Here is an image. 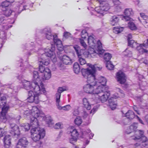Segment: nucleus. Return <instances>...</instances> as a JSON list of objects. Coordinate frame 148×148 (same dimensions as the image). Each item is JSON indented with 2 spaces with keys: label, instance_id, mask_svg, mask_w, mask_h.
I'll return each mask as SVG.
<instances>
[{
  "label": "nucleus",
  "instance_id": "f257e3e1",
  "mask_svg": "<svg viewBox=\"0 0 148 148\" xmlns=\"http://www.w3.org/2000/svg\"><path fill=\"white\" fill-rule=\"evenodd\" d=\"M89 68L86 69H82V73L84 77L87 78L88 84L85 85L84 87V91L87 93H92V99L95 101L96 98L94 99L93 97L95 96L98 97L99 99L101 102L104 103L106 101L110 93L108 91H104L103 88L99 86L94 90V87L96 86V81L95 80V74L96 70H100L101 68L96 67L94 65L88 64Z\"/></svg>",
  "mask_w": 148,
  "mask_h": 148
},
{
  "label": "nucleus",
  "instance_id": "f03ea898",
  "mask_svg": "<svg viewBox=\"0 0 148 148\" xmlns=\"http://www.w3.org/2000/svg\"><path fill=\"white\" fill-rule=\"evenodd\" d=\"M32 80V82H30L24 80L23 85L25 89L31 90L28 92V101L29 103L34 102L38 104L39 102V97L40 95L45 93L46 91L44 85L40 81V77L37 71H34Z\"/></svg>",
  "mask_w": 148,
  "mask_h": 148
},
{
  "label": "nucleus",
  "instance_id": "7ed1b4c3",
  "mask_svg": "<svg viewBox=\"0 0 148 148\" xmlns=\"http://www.w3.org/2000/svg\"><path fill=\"white\" fill-rule=\"evenodd\" d=\"M40 112L36 107L34 106L32 109V114L34 117L31 119V125L32 129L31 130V136L33 140L36 142L40 139L43 138L45 135L44 130L38 127L39 123L37 117L40 116Z\"/></svg>",
  "mask_w": 148,
  "mask_h": 148
},
{
  "label": "nucleus",
  "instance_id": "20e7f679",
  "mask_svg": "<svg viewBox=\"0 0 148 148\" xmlns=\"http://www.w3.org/2000/svg\"><path fill=\"white\" fill-rule=\"evenodd\" d=\"M55 49L54 45H51L50 48H48L45 49V51L43 50H40L39 55L40 56L41 60H39V71L42 73L45 71L46 69L44 66V65L47 66L49 63V60L47 59V57H52L53 58V62H56V58L55 54L54 51Z\"/></svg>",
  "mask_w": 148,
  "mask_h": 148
},
{
  "label": "nucleus",
  "instance_id": "39448f33",
  "mask_svg": "<svg viewBox=\"0 0 148 148\" xmlns=\"http://www.w3.org/2000/svg\"><path fill=\"white\" fill-rule=\"evenodd\" d=\"M42 33L44 37L48 40H53L55 45L60 51L63 49L62 41L58 38L57 35L56 34H52L50 29L45 28L42 30Z\"/></svg>",
  "mask_w": 148,
  "mask_h": 148
},
{
  "label": "nucleus",
  "instance_id": "423d86ee",
  "mask_svg": "<svg viewBox=\"0 0 148 148\" xmlns=\"http://www.w3.org/2000/svg\"><path fill=\"white\" fill-rule=\"evenodd\" d=\"M73 48L79 58V61L81 65H83L86 63L85 60L82 57H84L88 58L92 56V53L86 51L85 49H81L80 47L77 45H74Z\"/></svg>",
  "mask_w": 148,
  "mask_h": 148
},
{
  "label": "nucleus",
  "instance_id": "0eeeda50",
  "mask_svg": "<svg viewBox=\"0 0 148 148\" xmlns=\"http://www.w3.org/2000/svg\"><path fill=\"white\" fill-rule=\"evenodd\" d=\"M99 2L100 5L95 8V10L96 15L97 16L101 17L103 16L106 12L110 9V7L108 3L105 0H97Z\"/></svg>",
  "mask_w": 148,
  "mask_h": 148
},
{
  "label": "nucleus",
  "instance_id": "6e6552de",
  "mask_svg": "<svg viewBox=\"0 0 148 148\" xmlns=\"http://www.w3.org/2000/svg\"><path fill=\"white\" fill-rule=\"evenodd\" d=\"M65 90L66 89H65L62 87H59L58 88L57 92L55 95L56 104L59 110H64L68 111L70 110L71 108V106L69 105L62 107L60 105L59 103L60 101V98L61 93Z\"/></svg>",
  "mask_w": 148,
  "mask_h": 148
},
{
  "label": "nucleus",
  "instance_id": "1a4fd4ad",
  "mask_svg": "<svg viewBox=\"0 0 148 148\" xmlns=\"http://www.w3.org/2000/svg\"><path fill=\"white\" fill-rule=\"evenodd\" d=\"M144 131L143 130H137L135 132V135L131 136V139L134 140H136L142 138V142H146L147 140V137L144 135Z\"/></svg>",
  "mask_w": 148,
  "mask_h": 148
},
{
  "label": "nucleus",
  "instance_id": "9d476101",
  "mask_svg": "<svg viewBox=\"0 0 148 148\" xmlns=\"http://www.w3.org/2000/svg\"><path fill=\"white\" fill-rule=\"evenodd\" d=\"M10 127L11 129L10 132L11 135L17 138L20 134L18 126L14 123H10Z\"/></svg>",
  "mask_w": 148,
  "mask_h": 148
},
{
  "label": "nucleus",
  "instance_id": "9b49d317",
  "mask_svg": "<svg viewBox=\"0 0 148 148\" xmlns=\"http://www.w3.org/2000/svg\"><path fill=\"white\" fill-rule=\"evenodd\" d=\"M9 108V106L4 107L2 108V111L0 114V122L5 123L7 120L6 114Z\"/></svg>",
  "mask_w": 148,
  "mask_h": 148
},
{
  "label": "nucleus",
  "instance_id": "f8f14e48",
  "mask_svg": "<svg viewBox=\"0 0 148 148\" xmlns=\"http://www.w3.org/2000/svg\"><path fill=\"white\" fill-rule=\"evenodd\" d=\"M95 80L96 81V86H100L101 87L103 88V91H108L110 93V92L109 90L106 91L105 90L104 88L103 87L101 86V85H99L100 84L102 86H105L107 80L104 77L101 76L98 78V79H96L95 77Z\"/></svg>",
  "mask_w": 148,
  "mask_h": 148
},
{
  "label": "nucleus",
  "instance_id": "ddd939ff",
  "mask_svg": "<svg viewBox=\"0 0 148 148\" xmlns=\"http://www.w3.org/2000/svg\"><path fill=\"white\" fill-rule=\"evenodd\" d=\"M116 77L118 82L121 84H124L126 81L125 74L122 71H120L116 73Z\"/></svg>",
  "mask_w": 148,
  "mask_h": 148
},
{
  "label": "nucleus",
  "instance_id": "4468645a",
  "mask_svg": "<svg viewBox=\"0 0 148 148\" xmlns=\"http://www.w3.org/2000/svg\"><path fill=\"white\" fill-rule=\"evenodd\" d=\"M42 78L43 80L49 79L51 75V72L49 69L46 67L45 71L42 73Z\"/></svg>",
  "mask_w": 148,
  "mask_h": 148
},
{
  "label": "nucleus",
  "instance_id": "2eb2a0df",
  "mask_svg": "<svg viewBox=\"0 0 148 148\" xmlns=\"http://www.w3.org/2000/svg\"><path fill=\"white\" fill-rule=\"evenodd\" d=\"M97 47L96 52L98 54L100 57L102 56V54L104 51V50L102 49V43L99 40H98L97 41Z\"/></svg>",
  "mask_w": 148,
  "mask_h": 148
},
{
  "label": "nucleus",
  "instance_id": "dca6fc26",
  "mask_svg": "<svg viewBox=\"0 0 148 148\" xmlns=\"http://www.w3.org/2000/svg\"><path fill=\"white\" fill-rule=\"evenodd\" d=\"M109 106L111 109L113 110L116 108L117 103L116 99L113 97H111L108 99Z\"/></svg>",
  "mask_w": 148,
  "mask_h": 148
},
{
  "label": "nucleus",
  "instance_id": "f3484780",
  "mask_svg": "<svg viewBox=\"0 0 148 148\" xmlns=\"http://www.w3.org/2000/svg\"><path fill=\"white\" fill-rule=\"evenodd\" d=\"M133 14V12L131 8L126 9L124 11V15L123 16L124 18L126 21H128L130 19V16Z\"/></svg>",
  "mask_w": 148,
  "mask_h": 148
},
{
  "label": "nucleus",
  "instance_id": "a211bd4d",
  "mask_svg": "<svg viewBox=\"0 0 148 148\" xmlns=\"http://www.w3.org/2000/svg\"><path fill=\"white\" fill-rule=\"evenodd\" d=\"M61 60L63 63L66 65L70 64L73 62L72 60L68 56L64 55L61 58Z\"/></svg>",
  "mask_w": 148,
  "mask_h": 148
},
{
  "label": "nucleus",
  "instance_id": "6ab92c4d",
  "mask_svg": "<svg viewBox=\"0 0 148 148\" xmlns=\"http://www.w3.org/2000/svg\"><path fill=\"white\" fill-rule=\"evenodd\" d=\"M82 103L83 107L88 110L90 109L91 105L93 104L90 103L88 99L86 98H84L83 99Z\"/></svg>",
  "mask_w": 148,
  "mask_h": 148
},
{
  "label": "nucleus",
  "instance_id": "aec40b11",
  "mask_svg": "<svg viewBox=\"0 0 148 148\" xmlns=\"http://www.w3.org/2000/svg\"><path fill=\"white\" fill-rule=\"evenodd\" d=\"M34 107H33L32 108V109H33V108ZM33 116L31 118V119L33 117H34V115H32ZM31 122H30V125L28 123H23L21 124L20 126V127L22 130H24L25 131H27L29 130L31 128V129H32V125H31Z\"/></svg>",
  "mask_w": 148,
  "mask_h": 148
},
{
  "label": "nucleus",
  "instance_id": "412c9836",
  "mask_svg": "<svg viewBox=\"0 0 148 148\" xmlns=\"http://www.w3.org/2000/svg\"><path fill=\"white\" fill-rule=\"evenodd\" d=\"M34 43L33 42H32L31 44L30 45L29 44L27 45L30 48V51L27 54L29 56H30L34 52H35L39 50L38 48L36 47H34L33 45Z\"/></svg>",
  "mask_w": 148,
  "mask_h": 148
},
{
  "label": "nucleus",
  "instance_id": "4be33fe9",
  "mask_svg": "<svg viewBox=\"0 0 148 148\" xmlns=\"http://www.w3.org/2000/svg\"><path fill=\"white\" fill-rule=\"evenodd\" d=\"M137 127V124H134L129 126L126 131L125 133L127 134H129L131 132L135 131Z\"/></svg>",
  "mask_w": 148,
  "mask_h": 148
},
{
  "label": "nucleus",
  "instance_id": "5701e85b",
  "mask_svg": "<svg viewBox=\"0 0 148 148\" xmlns=\"http://www.w3.org/2000/svg\"><path fill=\"white\" fill-rule=\"evenodd\" d=\"M143 46L142 44H139L138 43L136 47L135 48H136L140 53H147L148 51L143 48Z\"/></svg>",
  "mask_w": 148,
  "mask_h": 148
},
{
  "label": "nucleus",
  "instance_id": "b1692460",
  "mask_svg": "<svg viewBox=\"0 0 148 148\" xmlns=\"http://www.w3.org/2000/svg\"><path fill=\"white\" fill-rule=\"evenodd\" d=\"M22 60H20V61H18L17 63L19 64L18 62H20V63H19L20 65H18V66L19 65L21 67H22L21 69V70H23L22 71H23L24 70H25V69L27 68V67H29L30 65L28 64L27 62H25L24 64H23V63H22Z\"/></svg>",
  "mask_w": 148,
  "mask_h": 148
},
{
  "label": "nucleus",
  "instance_id": "393cba45",
  "mask_svg": "<svg viewBox=\"0 0 148 148\" xmlns=\"http://www.w3.org/2000/svg\"><path fill=\"white\" fill-rule=\"evenodd\" d=\"M119 18L118 16H114L111 19L110 24L112 26L115 25L119 21Z\"/></svg>",
  "mask_w": 148,
  "mask_h": 148
},
{
  "label": "nucleus",
  "instance_id": "a878e982",
  "mask_svg": "<svg viewBox=\"0 0 148 148\" xmlns=\"http://www.w3.org/2000/svg\"><path fill=\"white\" fill-rule=\"evenodd\" d=\"M1 95L0 94V108H2L5 106L6 101V98L4 96H1Z\"/></svg>",
  "mask_w": 148,
  "mask_h": 148
},
{
  "label": "nucleus",
  "instance_id": "bb28decb",
  "mask_svg": "<svg viewBox=\"0 0 148 148\" xmlns=\"http://www.w3.org/2000/svg\"><path fill=\"white\" fill-rule=\"evenodd\" d=\"M125 116L130 119H132L134 117L135 115L134 112L131 110H129L125 114Z\"/></svg>",
  "mask_w": 148,
  "mask_h": 148
},
{
  "label": "nucleus",
  "instance_id": "cd10ccee",
  "mask_svg": "<svg viewBox=\"0 0 148 148\" xmlns=\"http://www.w3.org/2000/svg\"><path fill=\"white\" fill-rule=\"evenodd\" d=\"M4 143L5 145L9 146L11 144V138L10 135L5 136L4 138Z\"/></svg>",
  "mask_w": 148,
  "mask_h": 148
},
{
  "label": "nucleus",
  "instance_id": "c85d7f7f",
  "mask_svg": "<svg viewBox=\"0 0 148 148\" xmlns=\"http://www.w3.org/2000/svg\"><path fill=\"white\" fill-rule=\"evenodd\" d=\"M73 70L74 73L77 74H78L80 71V67L79 64L77 62H75L73 66Z\"/></svg>",
  "mask_w": 148,
  "mask_h": 148
},
{
  "label": "nucleus",
  "instance_id": "c756f323",
  "mask_svg": "<svg viewBox=\"0 0 148 148\" xmlns=\"http://www.w3.org/2000/svg\"><path fill=\"white\" fill-rule=\"evenodd\" d=\"M18 142L27 147L29 142L27 138L25 137H23L19 139Z\"/></svg>",
  "mask_w": 148,
  "mask_h": 148
},
{
  "label": "nucleus",
  "instance_id": "7c9ffc66",
  "mask_svg": "<svg viewBox=\"0 0 148 148\" xmlns=\"http://www.w3.org/2000/svg\"><path fill=\"white\" fill-rule=\"evenodd\" d=\"M88 42L89 45L93 46L96 43V41L92 36H90L88 38Z\"/></svg>",
  "mask_w": 148,
  "mask_h": 148
},
{
  "label": "nucleus",
  "instance_id": "2f4dec72",
  "mask_svg": "<svg viewBox=\"0 0 148 148\" xmlns=\"http://www.w3.org/2000/svg\"><path fill=\"white\" fill-rule=\"evenodd\" d=\"M3 11V15L6 16H9L12 12V11L10 8H8L4 9H2Z\"/></svg>",
  "mask_w": 148,
  "mask_h": 148
},
{
  "label": "nucleus",
  "instance_id": "473e14b6",
  "mask_svg": "<svg viewBox=\"0 0 148 148\" xmlns=\"http://www.w3.org/2000/svg\"><path fill=\"white\" fill-rule=\"evenodd\" d=\"M4 86L6 88H9L13 90L12 93H14V92H17L18 90V88L16 86H13L12 85L9 84H5L4 85Z\"/></svg>",
  "mask_w": 148,
  "mask_h": 148
},
{
  "label": "nucleus",
  "instance_id": "72a5a7b5",
  "mask_svg": "<svg viewBox=\"0 0 148 148\" xmlns=\"http://www.w3.org/2000/svg\"><path fill=\"white\" fill-rule=\"evenodd\" d=\"M7 18L6 17H4L3 14L0 15V25L1 23L3 24L4 23H6L7 22H10V19H8L6 20Z\"/></svg>",
  "mask_w": 148,
  "mask_h": 148
},
{
  "label": "nucleus",
  "instance_id": "f704fd0d",
  "mask_svg": "<svg viewBox=\"0 0 148 148\" xmlns=\"http://www.w3.org/2000/svg\"><path fill=\"white\" fill-rule=\"evenodd\" d=\"M138 44L133 40H131L128 41V46L133 48H135L136 47Z\"/></svg>",
  "mask_w": 148,
  "mask_h": 148
},
{
  "label": "nucleus",
  "instance_id": "c9c22d12",
  "mask_svg": "<svg viewBox=\"0 0 148 148\" xmlns=\"http://www.w3.org/2000/svg\"><path fill=\"white\" fill-rule=\"evenodd\" d=\"M112 57L111 54L108 53H105L103 55L104 59L106 62L110 61V60L111 59Z\"/></svg>",
  "mask_w": 148,
  "mask_h": 148
},
{
  "label": "nucleus",
  "instance_id": "e433bc0d",
  "mask_svg": "<svg viewBox=\"0 0 148 148\" xmlns=\"http://www.w3.org/2000/svg\"><path fill=\"white\" fill-rule=\"evenodd\" d=\"M10 3L7 0L3 2L1 4L0 7L2 8V9H4L8 8V6L9 5Z\"/></svg>",
  "mask_w": 148,
  "mask_h": 148
},
{
  "label": "nucleus",
  "instance_id": "4c0bfd02",
  "mask_svg": "<svg viewBox=\"0 0 148 148\" xmlns=\"http://www.w3.org/2000/svg\"><path fill=\"white\" fill-rule=\"evenodd\" d=\"M124 56L127 57H130L132 56V53L131 51H130L128 48L127 49L123 52Z\"/></svg>",
  "mask_w": 148,
  "mask_h": 148
},
{
  "label": "nucleus",
  "instance_id": "58836bf2",
  "mask_svg": "<svg viewBox=\"0 0 148 148\" xmlns=\"http://www.w3.org/2000/svg\"><path fill=\"white\" fill-rule=\"evenodd\" d=\"M106 66L109 70H112L114 68V66L111 63L110 61L106 62Z\"/></svg>",
  "mask_w": 148,
  "mask_h": 148
},
{
  "label": "nucleus",
  "instance_id": "ea45409f",
  "mask_svg": "<svg viewBox=\"0 0 148 148\" xmlns=\"http://www.w3.org/2000/svg\"><path fill=\"white\" fill-rule=\"evenodd\" d=\"M123 28L122 27H114L113 29L114 32L117 34L120 33L123 31Z\"/></svg>",
  "mask_w": 148,
  "mask_h": 148
},
{
  "label": "nucleus",
  "instance_id": "a19ab883",
  "mask_svg": "<svg viewBox=\"0 0 148 148\" xmlns=\"http://www.w3.org/2000/svg\"><path fill=\"white\" fill-rule=\"evenodd\" d=\"M82 122V119L79 116L77 117L74 120L75 124L77 126L81 124Z\"/></svg>",
  "mask_w": 148,
  "mask_h": 148
},
{
  "label": "nucleus",
  "instance_id": "79ce46f5",
  "mask_svg": "<svg viewBox=\"0 0 148 148\" xmlns=\"http://www.w3.org/2000/svg\"><path fill=\"white\" fill-rule=\"evenodd\" d=\"M71 134V136L78 138L79 133L75 129L73 130L72 131L70 132Z\"/></svg>",
  "mask_w": 148,
  "mask_h": 148
},
{
  "label": "nucleus",
  "instance_id": "37998d69",
  "mask_svg": "<svg viewBox=\"0 0 148 148\" xmlns=\"http://www.w3.org/2000/svg\"><path fill=\"white\" fill-rule=\"evenodd\" d=\"M77 138L71 136V137L69 138V142L73 145H75V143L77 141Z\"/></svg>",
  "mask_w": 148,
  "mask_h": 148
},
{
  "label": "nucleus",
  "instance_id": "c03bdc74",
  "mask_svg": "<svg viewBox=\"0 0 148 148\" xmlns=\"http://www.w3.org/2000/svg\"><path fill=\"white\" fill-rule=\"evenodd\" d=\"M128 26L129 28L132 30H134L136 29L135 24L133 22H129L128 23Z\"/></svg>",
  "mask_w": 148,
  "mask_h": 148
},
{
  "label": "nucleus",
  "instance_id": "a18cd8bd",
  "mask_svg": "<svg viewBox=\"0 0 148 148\" xmlns=\"http://www.w3.org/2000/svg\"><path fill=\"white\" fill-rule=\"evenodd\" d=\"M19 10V13H20L21 12L24 10H26L29 8H27V5H21L19 7H18Z\"/></svg>",
  "mask_w": 148,
  "mask_h": 148
},
{
  "label": "nucleus",
  "instance_id": "49530a36",
  "mask_svg": "<svg viewBox=\"0 0 148 148\" xmlns=\"http://www.w3.org/2000/svg\"><path fill=\"white\" fill-rule=\"evenodd\" d=\"M99 106V104L94 106L93 108L90 111V114H92V115H93L94 113L97 110Z\"/></svg>",
  "mask_w": 148,
  "mask_h": 148
},
{
  "label": "nucleus",
  "instance_id": "de8ad7c7",
  "mask_svg": "<svg viewBox=\"0 0 148 148\" xmlns=\"http://www.w3.org/2000/svg\"><path fill=\"white\" fill-rule=\"evenodd\" d=\"M91 131L89 129H87L86 130H84L82 132V137L83 138L84 137V136L85 135H88V134Z\"/></svg>",
  "mask_w": 148,
  "mask_h": 148
},
{
  "label": "nucleus",
  "instance_id": "09e8293b",
  "mask_svg": "<svg viewBox=\"0 0 148 148\" xmlns=\"http://www.w3.org/2000/svg\"><path fill=\"white\" fill-rule=\"evenodd\" d=\"M80 42L82 46L85 49H86L87 48V45L85 42L84 40L80 39Z\"/></svg>",
  "mask_w": 148,
  "mask_h": 148
},
{
  "label": "nucleus",
  "instance_id": "8fccbe9b",
  "mask_svg": "<svg viewBox=\"0 0 148 148\" xmlns=\"http://www.w3.org/2000/svg\"><path fill=\"white\" fill-rule=\"evenodd\" d=\"M6 134L4 130L2 128H0V137H2Z\"/></svg>",
  "mask_w": 148,
  "mask_h": 148
},
{
  "label": "nucleus",
  "instance_id": "3c124183",
  "mask_svg": "<svg viewBox=\"0 0 148 148\" xmlns=\"http://www.w3.org/2000/svg\"><path fill=\"white\" fill-rule=\"evenodd\" d=\"M141 17L143 19V20L146 21L147 19V16L145 15L144 13H140Z\"/></svg>",
  "mask_w": 148,
  "mask_h": 148
},
{
  "label": "nucleus",
  "instance_id": "603ef678",
  "mask_svg": "<svg viewBox=\"0 0 148 148\" xmlns=\"http://www.w3.org/2000/svg\"><path fill=\"white\" fill-rule=\"evenodd\" d=\"M26 147L18 142L16 145V148H26Z\"/></svg>",
  "mask_w": 148,
  "mask_h": 148
},
{
  "label": "nucleus",
  "instance_id": "864d4df0",
  "mask_svg": "<svg viewBox=\"0 0 148 148\" xmlns=\"http://www.w3.org/2000/svg\"><path fill=\"white\" fill-rule=\"evenodd\" d=\"M71 34L69 32H65L64 33L63 36L64 37L66 38H68L69 37H70Z\"/></svg>",
  "mask_w": 148,
  "mask_h": 148
},
{
  "label": "nucleus",
  "instance_id": "5fc2aeb1",
  "mask_svg": "<svg viewBox=\"0 0 148 148\" xmlns=\"http://www.w3.org/2000/svg\"><path fill=\"white\" fill-rule=\"evenodd\" d=\"M21 117L20 116H18L16 118H12V119L14 120H15L16 122L18 123L19 122V121L21 119Z\"/></svg>",
  "mask_w": 148,
  "mask_h": 148
},
{
  "label": "nucleus",
  "instance_id": "6e6d98bb",
  "mask_svg": "<svg viewBox=\"0 0 148 148\" xmlns=\"http://www.w3.org/2000/svg\"><path fill=\"white\" fill-rule=\"evenodd\" d=\"M142 44L144 47L148 48V39H147L146 41H145Z\"/></svg>",
  "mask_w": 148,
  "mask_h": 148
},
{
  "label": "nucleus",
  "instance_id": "4d7b16f0",
  "mask_svg": "<svg viewBox=\"0 0 148 148\" xmlns=\"http://www.w3.org/2000/svg\"><path fill=\"white\" fill-rule=\"evenodd\" d=\"M46 121L47 122V123L49 124H52V120L51 119L50 117H49L48 119L47 118L46 119Z\"/></svg>",
  "mask_w": 148,
  "mask_h": 148
},
{
  "label": "nucleus",
  "instance_id": "13d9d810",
  "mask_svg": "<svg viewBox=\"0 0 148 148\" xmlns=\"http://www.w3.org/2000/svg\"><path fill=\"white\" fill-rule=\"evenodd\" d=\"M61 125L60 123H56L55 126V128L56 129H59L61 128Z\"/></svg>",
  "mask_w": 148,
  "mask_h": 148
},
{
  "label": "nucleus",
  "instance_id": "bf43d9fd",
  "mask_svg": "<svg viewBox=\"0 0 148 148\" xmlns=\"http://www.w3.org/2000/svg\"><path fill=\"white\" fill-rule=\"evenodd\" d=\"M3 27L4 30H6L12 27V25H2Z\"/></svg>",
  "mask_w": 148,
  "mask_h": 148
},
{
  "label": "nucleus",
  "instance_id": "052dcab7",
  "mask_svg": "<svg viewBox=\"0 0 148 148\" xmlns=\"http://www.w3.org/2000/svg\"><path fill=\"white\" fill-rule=\"evenodd\" d=\"M133 109L136 112V113L138 114H140L139 111H138V109L136 106H134L133 107Z\"/></svg>",
  "mask_w": 148,
  "mask_h": 148
},
{
  "label": "nucleus",
  "instance_id": "680f3d73",
  "mask_svg": "<svg viewBox=\"0 0 148 148\" xmlns=\"http://www.w3.org/2000/svg\"><path fill=\"white\" fill-rule=\"evenodd\" d=\"M79 112L77 109H75L73 112V114L74 115L76 116L78 114Z\"/></svg>",
  "mask_w": 148,
  "mask_h": 148
},
{
  "label": "nucleus",
  "instance_id": "e2e57ef3",
  "mask_svg": "<svg viewBox=\"0 0 148 148\" xmlns=\"http://www.w3.org/2000/svg\"><path fill=\"white\" fill-rule=\"evenodd\" d=\"M137 118V119H138V121L140 122V123H141L142 124L144 125V123L143 121L137 116H136Z\"/></svg>",
  "mask_w": 148,
  "mask_h": 148
},
{
  "label": "nucleus",
  "instance_id": "0e129e2a",
  "mask_svg": "<svg viewBox=\"0 0 148 148\" xmlns=\"http://www.w3.org/2000/svg\"><path fill=\"white\" fill-rule=\"evenodd\" d=\"M132 36L131 34H129L127 36V40L129 41L130 40L132 39Z\"/></svg>",
  "mask_w": 148,
  "mask_h": 148
},
{
  "label": "nucleus",
  "instance_id": "69168bd1",
  "mask_svg": "<svg viewBox=\"0 0 148 148\" xmlns=\"http://www.w3.org/2000/svg\"><path fill=\"white\" fill-rule=\"evenodd\" d=\"M141 145V144L140 143H137L135 144L134 145L135 147H137L140 146Z\"/></svg>",
  "mask_w": 148,
  "mask_h": 148
},
{
  "label": "nucleus",
  "instance_id": "338daca9",
  "mask_svg": "<svg viewBox=\"0 0 148 148\" xmlns=\"http://www.w3.org/2000/svg\"><path fill=\"white\" fill-rule=\"evenodd\" d=\"M116 11L119 12L121 11V8L119 6L116 7Z\"/></svg>",
  "mask_w": 148,
  "mask_h": 148
},
{
  "label": "nucleus",
  "instance_id": "774afa93",
  "mask_svg": "<svg viewBox=\"0 0 148 148\" xmlns=\"http://www.w3.org/2000/svg\"><path fill=\"white\" fill-rule=\"evenodd\" d=\"M145 119L146 122L148 124V114L145 116Z\"/></svg>",
  "mask_w": 148,
  "mask_h": 148
}]
</instances>
